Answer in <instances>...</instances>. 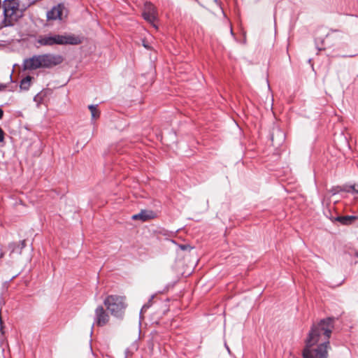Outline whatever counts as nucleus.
I'll return each instance as SVG.
<instances>
[{
	"instance_id": "1a4fd4ad",
	"label": "nucleus",
	"mask_w": 358,
	"mask_h": 358,
	"mask_svg": "<svg viewBox=\"0 0 358 358\" xmlns=\"http://www.w3.org/2000/svg\"><path fill=\"white\" fill-rule=\"evenodd\" d=\"M38 56L35 55L31 57L27 58L23 61V69L24 70H36L39 69Z\"/></svg>"
},
{
	"instance_id": "f8f14e48",
	"label": "nucleus",
	"mask_w": 358,
	"mask_h": 358,
	"mask_svg": "<svg viewBox=\"0 0 358 358\" xmlns=\"http://www.w3.org/2000/svg\"><path fill=\"white\" fill-rule=\"evenodd\" d=\"M358 219V216L354 215H345V216H338L336 217V220L344 225H348L352 224L354 221Z\"/></svg>"
},
{
	"instance_id": "0eeeda50",
	"label": "nucleus",
	"mask_w": 358,
	"mask_h": 358,
	"mask_svg": "<svg viewBox=\"0 0 358 358\" xmlns=\"http://www.w3.org/2000/svg\"><path fill=\"white\" fill-rule=\"evenodd\" d=\"M109 315L106 310L101 306H99L95 309L94 322L99 327L106 325L109 321Z\"/></svg>"
},
{
	"instance_id": "7ed1b4c3",
	"label": "nucleus",
	"mask_w": 358,
	"mask_h": 358,
	"mask_svg": "<svg viewBox=\"0 0 358 358\" xmlns=\"http://www.w3.org/2000/svg\"><path fill=\"white\" fill-rule=\"evenodd\" d=\"M3 14L6 26L13 25L22 16L18 3L15 0L4 1Z\"/></svg>"
},
{
	"instance_id": "39448f33",
	"label": "nucleus",
	"mask_w": 358,
	"mask_h": 358,
	"mask_svg": "<svg viewBox=\"0 0 358 358\" xmlns=\"http://www.w3.org/2000/svg\"><path fill=\"white\" fill-rule=\"evenodd\" d=\"M39 69H50L62 63L64 59L59 55L50 53L38 55Z\"/></svg>"
},
{
	"instance_id": "2eb2a0df",
	"label": "nucleus",
	"mask_w": 358,
	"mask_h": 358,
	"mask_svg": "<svg viewBox=\"0 0 358 358\" xmlns=\"http://www.w3.org/2000/svg\"><path fill=\"white\" fill-rule=\"evenodd\" d=\"M345 191L348 192H350L352 191L354 193L358 194V189H357L355 188V185H350V186H349L348 189H346Z\"/></svg>"
},
{
	"instance_id": "9d476101",
	"label": "nucleus",
	"mask_w": 358,
	"mask_h": 358,
	"mask_svg": "<svg viewBox=\"0 0 358 358\" xmlns=\"http://www.w3.org/2000/svg\"><path fill=\"white\" fill-rule=\"evenodd\" d=\"M156 217V213L152 210H142L139 213L132 215L134 220H141L143 222L153 219Z\"/></svg>"
},
{
	"instance_id": "6e6552de",
	"label": "nucleus",
	"mask_w": 358,
	"mask_h": 358,
	"mask_svg": "<svg viewBox=\"0 0 358 358\" xmlns=\"http://www.w3.org/2000/svg\"><path fill=\"white\" fill-rule=\"evenodd\" d=\"M64 6L62 4H58L52 8L51 10L47 12L46 16L48 20H62L63 12Z\"/></svg>"
},
{
	"instance_id": "f03ea898",
	"label": "nucleus",
	"mask_w": 358,
	"mask_h": 358,
	"mask_svg": "<svg viewBox=\"0 0 358 358\" xmlns=\"http://www.w3.org/2000/svg\"><path fill=\"white\" fill-rule=\"evenodd\" d=\"M36 42L41 46H53L55 45H78L81 43L79 36L74 34H55L49 33L41 35Z\"/></svg>"
},
{
	"instance_id": "dca6fc26",
	"label": "nucleus",
	"mask_w": 358,
	"mask_h": 358,
	"mask_svg": "<svg viewBox=\"0 0 358 358\" xmlns=\"http://www.w3.org/2000/svg\"><path fill=\"white\" fill-rule=\"evenodd\" d=\"M4 140V132L3 129L0 127V143L3 142Z\"/></svg>"
},
{
	"instance_id": "ddd939ff",
	"label": "nucleus",
	"mask_w": 358,
	"mask_h": 358,
	"mask_svg": "<svg viewBox=\"0 0 358 358\" xmlns=\"http://www.w3.org/2000/svg\"><path fill=\"white\" fill-rule=\"evenodd\" d=\"M31 78H32L29 76L25 77L24 78H23L20 82V89L24 90H27L31 85Z\"/></svg>"
},
{
	"instance_id": "6ab92c4d",
	"label": "nucleus",
	"mask_w": 358,
	"mask_h": 358,
	"mask_svg": "<svg viewBox=\"0 0 358 358\" xmlns=\"http://www.w3.org/2000/svg\"><path fill=\"white\" fill-rule=\"evenodd\" d=\"M38 99H41V96L39 94H37L35 97H34V101H37Z\"/></svg>"
},
{
	"instance_id": "20e7f679",
	"label": "nucleus",
	"mask_w": 358,
	"mask_h": 358,
	"mask_svg": "<svg viewBox=\"0 0 358 358\" xmlns=\"http://www.w3.org/2000/svg\"><path fill=\"white\" fill-rule=\"evenodd\" d=\"M103 303L113 315L115 317L122 316L126 307L124 297L110 295L105 299Z\"/></svg>"
},
{
	"instance_id": "a211bd4d",
	"label": "nucleus",
	"mask_w": 358,
	"mask_h": 358,
	"mask_svg": "<svg viewBox=\"0 0 358 358\" xmlns=\"http://www.w3.org/2000/svg\"><path fill=\"white\" fill-rule=\"evenodd\" d=\"M3 110L0 108V119H1L3 117Z\"/></svg>"
},
{
	"instance_id": "4468645a",
	"label": "nucleus",
	"mask_w": 358,
	"mask_h": 358,
	"mask_svg": "<svg viewBox=\"0 0 358 358\" xmlns=\"http://www.w3.org/2000/svg\"><path fill=\"white\" fill-rule=\"evenodd\" d=\"M88 108L91 112L92 119H97L99 117L100 113L97 109V106L90 105Z\"/></svg>"
},
{
	"instance_id": "423d86ee",
	"label": "nucleus",
	"mask_w": 358,
	"mask_h": 358,
	"mask_svg": "<svg viewBox=\"0 0 358 358\" xmlns=\"http://www.w3.org/2000/svg\"><path fill=\"white\" fill-rule=\"evenodd\" d=\"M157 13L155 6L150 2H145L143 11V17L147 22L152 24L155 27H156V26L154 22L157 19Z\"/></svg>"
},
{
	"instance_id": "9b49d317",
	"label": "nucleus",
	"mask_w": 358,
	"mask_h": 358,
	"mask_svg": "<svg viewBox=\"0 0 358 358\" xmlns=\"http://www.w3.org/2000/svg\"><path fill=\"white\" fill-rule=\"evenodd\" d=\"M25 247V241L23 240L20 243H10L8 245V248L10 250V256L13 253L21 254L22 249Z\"/></svg>"
},
{
	"instance_id": "f3484780",
	"label": "nucleus",
	"mask_w": 358,
	"mask_h": 358,
	"mask_svg": "<svg viewBox=\"0 0 358 358\" xmlns=\"http://www.w3.org/2000/svg\"><path fill=\"white\" fill-rule=\"evenodd\" d=\"M180 248L182 250H188V249H191V248H192L189 245H180Z\"/></svg>"
},
{
	"instance_id": "f257e3e1",
	"label": "nucleus",
	"mask_w": 358,
	"mask_h": 358,
	"mask_svg": "<svg viewBox=\"0 0 358 358\" xmlns=\"http://www.w3.org/2000/svg\"><path fill=\"white\" fill-rule=\"evenodd\" d=\"M333 328V319L331 317L313 324L305 341L303 358H328L331 349L329 338Z\"/></svg>"
},
{
	"instance_id": "412c9836",
	"label": "nucleus",
	"mask_w": 358,
	"mask_h": 358,
	"mask_svg": "<svg viewBox=\"0 0 358 358\" xmlns=\"http://www.w3.org/2000/svg\"><path fill=\"white\" fill-rule=\"evenodd\" d=\"M3 87H4V86L1 85V86H0V90H1V89H2V88H3Z\"/></svg>"
},
{
	"instance_id": "aec40b11",
	"label": "nucleus",
	"mask_w": 358,
	"mask_h": 358,
	"mask_svg": "<svg viewBox=\"0 0 358 358\" xmlns=\"http://www.w3.org/2000/svg\"><path fill=\"white\" fill-rule=\"evenodd\" d=\"M4 253L0 250V259L3 258Z\"/></svg>"
},
{
	"instance_id": "4be33fe9",
	"label": "nucleus",
	"mask_w": 358,
	"mask_h": 358,
	"mask_svg": "<svg viewBox=\"0 0 358 358\" xmlns=\"http://www.w3.org/2000/svg\"><path fill=\"white\" fill-rule=\"evenodd\" d=\"M357 257H358V255H357Z\"/></svg>"
}]
</instances>
